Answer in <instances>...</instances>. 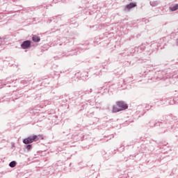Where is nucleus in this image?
Segmentation results:
<instances>
[{"label":"nucleus","mask_w":178,"mask_h":178,"mask_svg":"<svg viewBox=\"0 0 178 178\" xmlns=\"http://www.w3.org/2000/svg\"><path fill=\"white\" fill-rule=\"evenodd\" d=\"M31 147H32L31 145H28L26 146V148H27L28 150H29Z\"/></svg>","instance_id":"8"},{"label":"nucleus","mask_w":178,"mask_h":178,"mask_svg":"<svg viewBox=\"0 0 178 178\" xmlns=\"http://www.w3.org/2000/svg\"><path fill=\"white\" fill-rule=\"evenodd\" d=\"M9 166H10V168H15V166H16V161H11Z\"/></svg>","instance_id":"7"},{"label":"nucleus","mask_w":178,"mask_h":178,"mask_svg":"<svg viewBox=\"0 0 178 178\" xmlns=\"http://www.w3.org/2000/svg\"><path fill=\"white\" fill-rule=\"evenodd\" d=\"M34 141H38V136L34 135L32 137H28L24 139V144H31V143H34Z\"/></svg>","instance_id":"2"},{"label":"nucleus","mask_w":178,"mask_h":178,"mask_svg":"<svg viewBox=\"0 0 178 178\" xmlns=\"http://www.w3.org/2000/svg\"><path fill=\"white\" fill-rule=\"evenodd\" d=\"M129 106L123 102H117L116 106H113V113H116L118 112H120V111H124L127 109Z\"/></svg>","instance_id":"1"},{"label":"nucleus","mask_w":178,"mask_h":178,"mask_svg":"<svg viewBox=\"0 0 178 178\" xmlns=\"http://www.w3.org/2000/svg\"><path fill=\"white\" fill-rule=\"evenodd\" d=\"M136 3H130L129 4H128V5L126 6V8H127V9L130 10V9H131L132 8H136Z\"/></svg>","instance_id":"4"},{"label":"nucleus","mask_w":178,"mask_h":178,"mask_svg":"<svg viewBox=\"0 0 178 178\" xmlns=\"http://www.w3.org/2000/svg\"><path fill=\"white\" fill-rule=\"evenodd\" d=\"M170 10L172 12L175 10H177L178 9V4H175L174 6L170 8Z\"/></svg>","instance_id":"6"},{"label":"nucleus","mask_w":178,"mask_h":178,"mask_svg":"<svg viewBox=\"0 0 178 178\" xmlns=\"http://www.w3.org/2000/svg\"><path fill=\"white\" fill-rule=\"evenodd\" d=\"M33 41H34V42H39V41L41 40L40 39V37L37 36V35H33L32 38Z\"/></svg>","instance_id":"5"},{"label":"nucleus","mask_w":178,"mask_h":178,"mask_svg":"<svg viewBox=\"0 0 178 178\" xmlns=\"http://www.w3.org/2000/svg\"><path fill=\"white\" fill-rule=\"evenodd\" d=\"M21 47L23 49H27V48H30V47H31V42L30 40L24 41L21 44Z\"/></svg>","instance_id":"3"}]
</instances>
